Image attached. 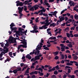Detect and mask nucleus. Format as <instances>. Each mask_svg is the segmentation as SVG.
<instances>
[{
	"instance_id": "nucleus-32",
	"label": "nucleus",
	"mask_w": 78,
	"mask_h": 78,
	"mask_svg": "<svg viewBox=\"0 0 78 78\" xmlns=\"http://www.w3.org/2000/svg\"><path fill=\"white\" fill-rule=\"evenodd\" d=\"M53 14V16H56V14H57V11H55L54 12Z\"/></svg>"
},
{
	"instance_id": "nucleus-54",
	"label": "nucleus",
	"mask_w": 78,
	"mask_h": 78,
	"mask_svg": "<svg viewBox=\"0 0 78 78\" xmlns=\"http://www.w3.org/2000/svg\"><path fill=\"white\" fill-rule=\"evenodd\" d=\"M37 73H38V71H34V74H36V75H37Z\"/></svg>"
},
{
	"instance_id": "nucleus-7",
	"label": "nucleus",
	"mask_w": 78,
	"mask_h": 78,
	"mask_svg": "<svg viewBox=\"0 0 78 78\" xmlns=\"http://www.w3.org/2000/svg\"><path fill=\"white\" fill-rule=\"evenodd\" d=\"M35 61H36V60H39L40 59V58H39V56H38V55L34 57Z\"/></svg>"
},
{
	"instance_id": "nucleus-26",
	"label": "nucleus",
	"mask_w": 78,
	"mask_h": 78,
	"mask_svg": "<svg viewBox=\"0 0 78 78\" xmlns=\"http://www.w3.org/2000/svg\"><path fill=\"white\" fill-rule=\"evenodd\" d=\"M74 18L75 19L77 20V19L78 18V15H76V14L74 16Z\"/></svg>"
},
{
	"instance_id": "nucleus-57",
	"label": "nucleus",
	"mask_w": 78,
	"mask_h": 78,
	"mask_svg": "<svg viewBox=\"0 0 78 78\" xmlns=\"http://www.w3.org/2000/svg\"><path fill=\"white\" fill-rule=\"evenodd\" d=\"M54 2V0H49V3H50V2L51 3L52 2Z\"/></svg>"
},
{
	"instance_id": "nucleus-9",
	"label": "nucleus",
	"mask_w": 78,
	"mask_h": 78,
	"mask_svg": "<svg viewBox=\"0 0 78 78\" xmlns=\"http://www.w3.org/2000/svg\"><path fill=\"white\" fill-rule=\"evenodd\" d=\"M10 28H12L13 27H14V26H15V25H14V23H12L10 25Z\"/></svg>"
},
{
	"instance_id": "nucleus-50",
	"label": "nucleus",
	"mask_w": 78,
	"mask_h": 78,
	"mask_svg": "<svg viewBox=\"0 0 78 78\" xmlns=\"http://www.w3.org/2000/svg\"><path fill=\"white\" fill-rule=\"evenodd\" d=\"M74 37H78V34H74Z\"/></svg>"
},
{
	"instance_id": "nucleus-30",
	"label": "nucleus",
	"mask_w": 78,
	"mask_h": 78,
	"mask_svg": "<svg viewBox=\"0 0 78 78\" xmlns=\"http://www.w3.org/2000/svg\"><path fill=\"white\" fill-rule=\"evenodd\" d=\"M44 50H49V48L47 47H46L43 48Z\"/></svg>"
},
{
	"instance_id": "nucleus-33",
	"label": "nucleus",
	"mask_w": 78,
	"mask_h": 78,
	"mask_svg": "<svg viewBox=\"0 0 78 78\" xmlns=\"http://www.w3.org/2000/svg\"><path fill=\"white\" fill-rule=\"evenodd\" d=\"M67 70H68V73H70L71 72V70H70V69L69 68Z\"/></svg>"
},
{
	"instance_id": "nucleus-14",
	"label": "nucleus",
	"mask_w": 78,
	"mask_h": 78,
	"mask_svg": "<svg viewBox=\"0 0 78 78\" xmlns=\"http://www.w3.org/2000/svg\"><path fill=\"white\" fill-rule=\"evenodd\" d=\"M33 7L35 10H36L37 9H39V8H38V7L37 5H36L34 6Z\"/></svg>"
},
{
	"instance_id": "nucleus-24",
	"label": "nucleus",
	"mask_w": 78,
	"mask_h": 78,
	"mask_svg": "<svg viewBox=\"0 0 78 78\" xmlns=\"http://www.w3.org/2000/svg\"><path fill=\"white\" fill-rule=\"evenodd\" d=\"M66 36L68 38H70V34L69 33H66Z\"/></svg>"
},
{
	"instance_id": "nucleus-43",
	"label": "nucleus",
	"mask_w": 78,
	"mask_h": 78,
	"mask_svg": "<svg viewBox=\"0 0 78 78\" xmlns=\"http://www.w3.org/2000/svg\"><path fill=\"white\" fill-rule=\"evenodd\" d=\"M69 68H71V67H70V66H65L66 69H69Z\"/></svg>"
},
{
	"instance_id": "nucleus-58",
	"label": "nucleus",
	"mask_w": 78,
	"mask_h": 78,
	"mask_svg": "<svg viewBox=\"0 0 78 78\" xmlns=\"http://www.w3.org/2000/svg\"><path fill=\"white\" fill-rule=\"evenodd\" d=\"M48 34H49L50 36L52 35V34H51V32H50V31L49 32H48Z\"/></svg>"
},
{
	"instance_id": "nucleus-15",
	"label": "nucleus",
	"mask_w": 78,
	"mask_h": 78,
	"mask_svg": "<svg viewBox=\"0 0 78 78\" xmlns=\"http://www.w3.org/2000/svg\"><path fill=\"white\" fill-rule=\"evenodd\" d=\"M29 10L30 11H34V7H32L30 8Z\"/></svg>"
},
{
	"instance_id": "nucleus-4",
	"label": "nucleus",
	"mask_w": 78,
	"mask_h": 78,
	"mask_svg": "<svg viewBox=\"0 0 78 78\" xmlns=\"http://www.w3.org/2000/svg\"><path fill=\"white\" fill-rule=\"evenodd\" d=\"M11 30L12 31H14V32L15 33L16 32V31H17V27H12V28H10Z\"/></svg>"
},
{
	"instance_id": "nucleus-6",
	"label": "nucleus",
	"mask_w": 78,
	"mask_h": 78,
	"mask_svg": "<svg viewBox=\"0 0 78 78\" xmlns=\"http://www.w3.org/2000/svg\"><path fill=\"white\" fill-rule=\"evenodd\" d=\"M26 58H28L29 59H31V56H30V55L29 54L27 55L26 56Z\"/></svg>"
},
{
	"instance_id": "nucleus-28",
	"label": "nucleus",
	"mask_w": 78,
	"mask_h": 78,
	"mask_svg": "<svg viewBox=\"0 0 78 78\" xmlns=\"http://www.w3.org/2000/svg\"><path fill=\"white\" fill-rule=\"evenodd\" d=\"M55 68L57 70H59V66L58 65H57L55 67Z\"/></svg>"
},
{
	"instance_id": "nucleus-25",
	"label": "nucleus",
	"mask_w": 78,
	"mask_h": 78,
	"mask_svg": "<svg viewBox=\"0 0 78 78\" xmlns=\"http://www.w3.org/2000/svg\"><path fill=\"white\" fill-rule=\"evenodd\" d=\"M61 56L62 59H64V58H65V56H64V55L61 54Z\"/></svg>"
},
{
	"instance_id": "nucleus-63",
	"label": "nucleus",
	"mask_w": 78,
	"mask_h": 78,
	"mask_svg": "<svg viewBox=\"0 0 78 78\" xmlns=\"http://www.w3.org/2000/svg\"><path fill=\"white\" fill-rule=\"evenodd\" d=\"M67 77V75L66 74H64L63 75V78H66Z\"/></svg>"
},
{
	"instance_id": "nucleus-2",
	"label": "nucleus",
	"mask_w": 78,
	"mask_h": 78,
	"mask_svg": "<svg viewBox=\"0 0 78 78\" xmlns=\"http://www.w3.org/2000/svg\"><path fill=\"white\" fill-rule=\"evenodd\" d=\"M18 10H19L18 11L19 14H22L21 12H22L23 9V7H22V8L21 7H18Z\"/></svg>"
},
{
	"instance_id": "nucleus-3",
	"label": "nucleus",
	"mask_w": 78,
	"mask_h": 78,
	"mask_svg": "<svg viewBox=\"0 0 78 78\" xmlns=\"http://www.w3.org/2000/svg\"><path fill=\"white\" fill-rule=\"evenodd\" d=\"M46 25H44L41 27H39V29H40V30H42L43 29V28H44V29H47V27H46Z\"/></svg>"
},
{
	"instance_id": "nucleus-44",
	"label": "nucleus",
	"mask_w": 78,
	"mask_h": 78,
	"mask_svg": "<svg viewBox=\"0 0 78 78\" xmlns=\"http://www.w3.org/2000/svg\"><path fill=\"white\" fill-rule=\"evenodd\" d=\"M15 33H16V34H19V33H20V31H17L16 30V32H15Z\"/></svg>"
},
{
	"instance_id": "nucleus-64",
	"label": "nucleus",
	"mask_w": 78,
	"mask_h": 78,
	"mask_svg": "<svg viewBox=\"0 0 78 78\" xmlns=\"http://www.w3.org/2000/svg\"><path fill=\"white\" fill-rule=\"evenodd\" d=\"M76 30L77 31H78V26H77V27H76Z\"/></svg>"
},
{
	"instance_id": "nucleus-61",
	"label": "nucleus",
	"mask_w": 78,
	"mask_h": 78,
	"mask_svg": "<svg viewBox=\"0 0 78 78\" xmlns=\"http://www.w3.org/2000/svg\"><path fill=\"white\" fill-rule=\"evenodd\" d=\"M73 10L74 11H76V12H78V9H76L74 8L73 9Z\"/></svg>"
},
{
	"instance_id": "nucleus-31",
	"label": "nucleus",
	"mask_w": 78,
	"mask_h": 78,
	"mask_svg": "<svg viewBox=\"0 0 78 78\" xmlns=\"http://www.w3.org/2000/svg\"><path fill=\"white\" fill-rule=\"evenodd\" d=\"M75 27H73L70 28L71 30H74Z\"/></svg>"
},
{
	"instance_id": "nucleus-36",
	"label": "nucleus",
	"mask_w": 78,
	"mask_h": 78,
	"mask_svg": "<svg viewBox=\"0 0 78 78\" xmlns=\"http://www.w3.org/2000/svg\"><path fill=\"white\" fill-rule=\"evenodd\" d=\"M58 52H54V54L55 55V56H56L57 55H58Z\"/></svg>"
},
{
	"instance_id": "nucleus-8",
	"label": "nucleus",
	"mask_w": 78,
	"mask_h": 78,
	"mask_svg": "<svg viewBox=\"0 0 78 78\" xmlns=\"http://www.w3.org/2000/svg\"><path fill=\"white\" fill-rule=\"evenodd\" d=\"M34 30H37V29H38V27H37V26L36 25H34L33 27Z\"/></svg>"
},
{
	"instance_id": "nucleus-21",
	"label": "nucleus",
	"mask_w": 78,
	"mask_h": 78,
	"mask_svg": "<svg viewBox=\"0 0 78 78\" xmlns=\"http://www.w3.org/2000/svg\"><path fill=\"white\" fill-rule=\"evenodd\" d=\"M67 45L68 47H69V48H72V44H67Z\"/></svg>"
},
{
	"instance_id": "nucleus-52",
	"label": "nucleus",
	"mask_w": 78,
	"mask_h": 78,
	"mask_svg": "<svg viewBox=\"0 0 78 78\" xmlns=\"http://www.w3.org/2000/svg\"><path fill=\"white\" fill-rule=\"evenodd\" d=\"M16 69L17 70V72H18V71H21V70H22V69H21V68H18Z\"/></svg>"
},
{
	"instance_id": "nucleus-13",
	"label": "nucleus",
	"mask_w": 78,
	"mask_h": 78,
	"mask_svg": "<svg viewBox=\"0 0 78 78\" xmlns=\"http://www.w3.org/2000/svg\"><path fill=\"white\" fill-rule=\"evenodd\" d=\"M78 58V57L77 56H75L73 57V59H74V60H77Z\"/></svg>"
},
{
	"instance_id": "nucleus-34",
	"label": "nucleus",
	"mask_w": 78,
	"mask_h": 78,
	"mask_svg": "<svg viewBox=\"0 0 78 78\" xmlns=\"http://www.w3.org/2000/svg\"><path fill=\"white\" fill-rule=\"evenodd\" d=\"M38 19H39V18L37 17V19H35V21L36 22V23H37L38 22V21H39V20L38 21Z\"/></svg>"
},
{
	"instance_id": "nucleus-46",
	"label": "nucleus",
	"mask_w": 78,
	"mask_h": 78,
	"mask_svg": "<svg viewBox=\"0 0 78 78\" xmlns=\"http://www.w3.org/2000/svg\"><path fill=\"white\" fill-rule=\"evenodd\" d=\"M50 66L48 65H46L44 66V68H48V67H49Z\"/></svg>"
},
{
	"instance_id": "nucleus-53",
	"label": "nucleus",
	"mask_w": 78,
	"mask_h": 78,
	"mask_svg": "<svg viewBox=\"0 0 78 78\" xmlns=\"http://www.w3.org/2000/svg\"><path fill=\"white\" fill-rule=\"evenodd\" d=\"M78 72V70H76L74 71V73H77Z\"/></svg>"
},
{
	"instance_id": "nucleus-16",
	"label": "nucleus",
	"mask_w": 78,
	"mask_h": 78,
	"mask_svg": "<svg viewBox=\"0 0 78 78\" xmlns=\"http://www.w3.org/2000/svg\"><path fill=\"white\" fill-rule=\"evenodd\" d=\"M9 55L11 58H14V57L12 55V52H10L9 53Z\"/></svg>"
},
{
	"instance_id": "nucleus-37",
	"label": "nucleus",
	"mask_w": 78,
	"mask_h": 78,
	"mask_svg": "<svg viewBox=\"0 0 78 78\" xmlns=\"http://www.w3.org/2000/svg\"><path fill=\"white\" fill-rule=\"evenodd\" d=\"M24 2L26 3L25 5H27V4H28L29 3V1L28 0L25 1Z\"/></svg>"
},
{
	"instance_id": "nucleus-55",
	"label": "nucleus",
	"mask_w": 78,
	"mask_h": 78,
	"mask_svg": "<svg viewBox=\"0 0 78 78\" xmlns=\"http://www.w3.org/2000/svg\"><path fill=\"white\" fill-rule=\"evenodd\" d=\"M39 75H40L41 76H43V75H44V73H40L39 74Z\"/></svg>"
},
{
	"instance_id": "nucleus-20",
	"label": "nucleus",
	"mask_w": 78,
	"mask_h": 78,
	"mask_svg": "<svg viewBox=\"0 0 78 78\" xmlns=\"http://www.w3.org/2000/svg\"><path fill=\"white\" fill-rule=\"evenodd\" d=\"M19 6H22L23 5V4L22 3V2H20L19 3Z\"/></svg>"
},
{
	"instance_id": "nucleus-17",
	"label": "nucleus",
	"mask_w": 78,
	"mask_h": 78,
	"mask_svg": "<svg viewBox=\"0 0 78 78\" xmlns=\"http://www.w3.org/2000/svg\"><path fill=\"white\" fill-rule=\"evenodd\" d=\"M13 72L15 74H16V73H17V69L15 70H14L13 71Z\"/></svg>"
},
{
	"instance_id": "nucleus-48",
	"label": "nucleus",
	"mask_w": 78,
	"mask_h": 78,
	"mask_svg": "<svg viewBox=\"0 0 78 78\" xmlns=\"http://www.w3.org/2000/svg\"><path fill=\"white\" fill-rule=\"evenodd\" d=\"M43 16H45V17L48 16V15H47V13H44Z\"/></svg>"
},
{
	"instance_id": "nucleus-47",
	"label": "nucleus",
	"mask_w": 78,
	"mask_h": 78,
	"mask_svg": "<svg viewBox=\"0 0 78 78\" xmlns=\"http://www.w3.org/2000/svg\"><path fill=\"white\" fill-rule=\"evenodd\" d=\"M66 11V10H62L61 13V14H63V13H64V12Z\"/></svg>"
},
{
	"instance_id": "nucleus-11",
	"label": "nucleus",
	"mask_w": 78,
	"mask_h": 78,
	"mask_svg": "<svg viewBox=\"0 0 78 78\" xmlns=\"http://www.w3.org/2000/svg\"><path fill=\"white\" fill-rule=\"evenodd\" d=\"M47 1L45 0L44 1V3H45L44 5H49V4L47 2Z\"/></svg>"
},
{
	"instance_id": "nucleus-12",
	"label": "nucleus",
	"mask_w": 78,
	"mask_h": 78,
	"mask_svg": "<svg viewBox=\"0 0 78 78\" xmlns=\"http://www.w3.org/2000/svg\"><path fill=\"white\" fill-rule=\"evenodd\" d=\"M18 30L19 31H24V29L23 28H21L20 27H19Z\"/></svg>"
},
{
	"instance_id": "nucleus-29",
	"label": "nucleus",
	"mask_w": 78,
	"mask_h": 78,
	"mask_svg": "<svg viewBox=\"0 0 78 78\" xmlns=\"http://www.w3.org/2000/svg\"><path fill=\"white\" fill-rule=\"evenodd\" d=\"M45 24L44 25H46V27H47V26H48V25H50V22L45 23Z\"/></svg>"
},
{
	"instance_id": "nucleus-39",
	"label": "nucleus",
	"mask_w": 78,
	"mask_h": 78,
	"mask_svg": "<svg viewBox=\"0 0 78 78\" xmlns=\"http://www.w3.org/2000/svg\"><path fill=\"white\" fill-rule=\"evenodd\" d=\"M30 74L31 75H34V71H32V72H31V73H30Z\"/></svg>"
},
{
	"instance_id": "nucleus-23",
	"label": "nucleus",
	"mask_w": 78,
	"mask_h": 78,
	"mask_svg": "<svg viewBox=\"0 0 78 78\" xmlns=\"http://www.w3.org/2000/svg\"><path fill=\"white\" fill-rule=\"evenodd\" d=\"M51 26H53V27H55V23H53L50 25V27H51Z\"/></svg>"
},
{
	"instance_id": "nucleus-40",
	"label": "nucleus",
	"mask_w": 78,
	"mask_h": 78,
	"mask_svg": "<svg viewBox=\"0 0 78 78\" xmlns=\"http://www.w3.org/2000/svg\"><path fill=\"white\" fill-rule=\"evenodd\" d=\"M66 25V23H64L63 24H62L61 25V26L62 27H64L65 25Z\"/></svg>"
},
{
	"instance_id": "nucleus-1",
	"label": "nucleus",
	"mask_w": 78,
	"mask_h": 78,
	"mask_svg": "<svg viewBox=\"0 0 78 78\" xmlns=\"http://www.w3.org/2000/svg\"><path fill=\"white\" fill-rule=\"evenodd\" d=\"M21 43V44H24V45H26L25 48H27V40H25V39H23V41H22Z\"/></svg>"
},
{
	"instance_id": "nucleus-5",
	"label": "nucleus",
	"mask_w": 78,
	"mask_h": 78,
	"mask_svg": "<svg viewBox=\"0 0 78 78\" xmlns=\"http://www.w3.org/2000/svg\"><path fill=\"white\" fill-rule=\"evenodd\" d=\"M55 70V67H54L51 69H49L48 72H52V71H54Z\"/></svg>"
},
{
	"instance_id": "nucleus-19",
	"label": "nucleus",
	"mask_w": 78,
	"mask_h": 78,
	"mask_svg": "<svg viewBox=\"0 0 78 78\" xmlns=\"http://www.w3.org/2000/svg\"><path fill=\"white\" fill-rule=\"evenodd\" d=\"M9 50V49L8 48L6 49V50L4 49V52H5V53H6Z\"/></svg>"
},
{
	"instance_id": "nucleus-38",
	"label": "nucleus",
	"mask_w": 78,
	"mask_h": 78,
	"mask_svg": "<svg viewBox=\"0 0 78 78\" xmlns=\"http://www.w3.org/2000/svg\"><path fill=\"white\" fill-rule=\"evenodd\" d=\"M55 59L57 60V59H59V57H58V56H55Z\"/></svg>"
},
{
	"instance_id": "nucleus-62",
	"label": "nucleus",
	"mask_w": 78,
	"mask_h": 78,
	"mask_svg": "<svg viewBox=\"0 0 78 78\" xmlns=\"http://www.w3.org/2000/svg\"><path fill=\"white\" fill-rule=\"evenodd\" d=\"M66 64L67 66H70V62H68L66 63Z\"/></svg>"
},
{
	"instance_id": "nucleus-27",
	"label": "nucleus",
	"mask_w": 78,
	"mask_h": 78,
	"mask_svg": "<svg viewBox=\"0 0 78 78\" xmlns=\"http://www.w3.org/2000/svg\"><path fill=\"white\" fill-rule=\"evenodd\" d=\"M0 44L1 45V47H3V46H4V44H5V43H4L2 42V43H0Z\"/></svg>"
},
{
	"instance_id": "nucleus-18",
	"label": "nucleus",
	"mask_w": 78,
	"mask_h": 78,
	"mask_svg": "<svg viewBox=\"0 0 78 78\" xmlns=\"http://www.w3.org/2000/svg\"><path fill=\"white\" fill-rule=\"evenodd\" d=\"M34 51H35V50H34L33 51V52H32L30 53V55H34Z\"/></svg>"
},
{
	"instance_id": "nucleus-41",
	"label": "nucleus",
	"mask_w": 78,
	"mask_h": 78,
	"mask_svg": "<svg viewBox=\"0 0 78 78\" xmlns=\"http://www.w3.org/2000/svg\"><path fill=\"white\" fill-rule=\"evenodd\" d=\"M16 39H15L14 40V41H12L11 42H10V44H11V43H16Z\"/></svg>"
},
{
	"instance_id": "nucleus-10",
	"label": "nucleus",
	"mask_w": 78,
	"mask_h": 78,
	"mask_svg": "<svg viewBox=\"0 0 78 78\" xmlns=\"http://www.w3.org/2000/svg\"><path fill=\"white\" fill-rule=\"evenodd\" d=\"M65 19V18H64V17H61V18H60L59 20H60V22H62V21L64 20Z\"/></svg>"
},
{
	"instance_id": "nucleus-51",
	"label": "nucleus",
	"mask_w": 78,
	"mask_h": 78,
	"mask_svg": "<svg viewBox=\"0 0 78 78\" xmlns=\"http://www.w3.org/2000/svg\"><path fill=\"white\" fill-rule=\"evenodd\" d=\"M56 75H52L51 76V78H55V77H56Z\"/></svg>"
},
{
	"instance_id": "nucleus-35",
	"label": "nucleus",
	"mask_w": 78,
	"mask_h": 78,
	"mask_svg": "<svg viewBox=\"0 0 78 78\" xmlns=\"http://www.w3.org/2000/svg\"><path fill=\"white\" fill-rule=\"evenodd\" d=\"M54 75H55L58 74V71H54Z\"/></svg>"
},
{
	"instance_id": "nucleus-42",
	"label": "nucleus",
	"mask_w": 78,
	"mask_h": 78,
	"mask_svg": "<svg viewBox=\"0 0 78 78\" xmlns=\"http://www.w3.org/2000/svg\"><path fill=\"white\" fill-rule=\"evenodd\" d=\"M69 30V27H67L65 29V31H66L67 30Z\"/></svg>"
},
{
	"instance_id": "nucleus-22",
	"label": "nucleus",
	"mask_w": 78,
	"mask_h": 78,
	"mask_svg": "<svg viewBox=\"0 0 78 78\" xmlns=\"http://www.w3.org/2000/svg\"><path fill=\"white\" fill-rule=\"evenodd\" d=\"M20 47H23V48H25V47H26V45L24 44V45H23V44H21L20 45Z\"/></svg>"
},
{
	"instance_id": "nucleus-59",
	"label": "nucleus",
	"mask_w": 78,
	"mask_h": 78,
	"mask_svg": "<svg viewBox=\"0 0 78 78\" xmlns=\"http://www.w3.org/2000/svg\"><path fill=\"white\" fill-rule=\"evenodd\" d=\"M34 66H31L30 67V69H34Z\"/></svg>"
},
{
	"instance_id": "nucleus-45",
	"label": "nucleus",
	"mask_w": 78,
	"mask_h": 78,
	"mask_svg": "<svg viewBox=\"0 0 78 78\" xmlns=\"http://www.w3.org/2000/svg\"><path fill=\"white\" fill-rule=\"evenodd\" d=\"M20 14V19H21L22 18V16H23V14L22 13Z\"/></svg>"
},
{
	"instance_id": "nucleus-56",
	"label": "nucleus",
	"mask_w": 78,
	"mask_h": 78,
	"mask_svg": "<svg viewBox=\"0 0 78 78\" xmlns=\"http://www.w3.org/2000/svg\"><path fill=\"white\" fill-rule=\"evenodd\" d=\"M47 33H48L49 32H49L50 30H51V29H50V28H48V29H47Z\"/></svg>"
},
{
	"instance_id": "nucleus-60",
	"label": "nucleus",
	"mask_w": 78,
	"mask_h": 78,
	"mask_svg": "<svg viewBox=\"0 0 78 78\" xmlns=\"http://www.w3.org/2000/svg\"><path fill=\"white\" fill-rule=\"evenodd\" d=\"M70 37H73V35L72 34H70Z\"/></svg>"
},
{
	"instance_id": "nucleus-49",
	"label": "nucleus",
	"mask_w": 78,
	"mask_h": 78,
	"mask_svg": "<svg viewBox=\"0 0 78 78\" xmlns=\"http://www.w3.org/2000/svg\"><path fill=\"white\" fill-rule=\"evenodd\" d=\"M24 11H27V6H24Z\"/></svg>"
}]
</instances>
